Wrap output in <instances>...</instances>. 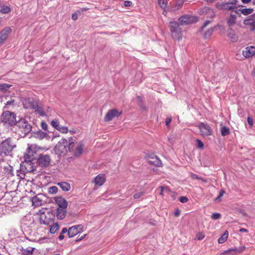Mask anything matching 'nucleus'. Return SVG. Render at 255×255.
I'll list each match as a JSON object with an SVG mask.
<instances>
[{
  "label": "nucleus",
  "instance_id": "f257e3e1",
  "mask_svg": "<svg viewBox=\"0 0 255 255\" xmlns=\"http://www.w3.org/2000/svg\"><path fill=\"white\" fill-rule=\"evenodd\" d=\"M16 114L9 111H3L0 116V124L6 128H10L16 124Z\"/></svg>",
  "mask_w": 255,
  "mask_h": 255
},
{
  "label": "nucleus",
  "instance_id": "f03ea898",
  "mask_svg": "<svg viewBox=\"0 0 255 255\" xmlns=\"http://www.w3.org/2000/svg\"><path fill=\"white\" fill-rule=\"evenodd\" d=\"M35 154V152L32 150L31 146H29L27 148V152L24 155V162L23 163L25 164V166L27 172H33L36 169L35 167L32 163V161L36 159Z\"/></svg>",
  "mask_w": 255,
  "mask_h": 255
},
{
  "label": "nucleus",
  "instance_id": "7ed1b4c3",
  "mask_svg": "<svg viewBox=\"0 0 255 255\" xmlns=\"http://www.w3.org/2000/svg\"><path fill=\"white\" fill-rule=\"evenodd\" d=\"M70 141L65 138L61 139L54 148L55 153L58 156H64L69 151Z\"/></svg>",
  "mask_w": 255,
  "mask_h": 255
},
{
  "label": "nucleus",
  "instance_id": "20e7f679",
  "mask_svg": "<svg viewBox=\"0 0 255 255\" xmlns=\"http://www.w3.org/2000/svg\"><path fill=\"white\" fill-rule=\"evenodd\" d=\"M69 152L75 157H79L82 153L84 144L82 142H77L75 140H70Z\"/></svg>",
  "mask_w": 255,
  "mask_h": 255
},
{
  "label": "nucleus",
  "instance_id": "39448f33",
  "mask_svg": "<svg viewBox=\"0 0 255 255\" xmlns=\"http://www.w3.org/2000/svg\"><path fill=\"white\" fill-rule=\"evenodd\" d=\"M16 145L12 142L11 138L8 137L0 144V154L1 155H7L11 152Z\"/></svg>",
  "mask_w": 255,
  "mask_h": 255
},
{
  "label": "nucleus",
  "instance_id": "423d86ee",
  "mask_svg": "<svg viewBox=\"0 0 255 255\" xmlns=\"http://www.w3.org/2000/svg\"><path fill=\"white\" fill-rule=\"evenodd\" d=\"M169 27L171 36L174 39L180 40L182 39V30L179 27V23L175 21H170Z\"/></svg>",
  "mask_w": 255,
  "mask_h": 255
},
{
  "label": "nucleus",
  "instance_id": "0eeeda50",
  "mask_svg": "<svg viewBox=\"0 0 255 255\" xmlns=\"http://www.w3.org/2000/svg\"><path fill=\"white\" fill-rule=\"evenodd\" d=\"M22 133L24 135L29 133L32 129L31 124L25 119L21 118L16 122L15 125Z\"/></svg>",
  "mask_w": 255,
  "mask_h": 255
},
{
  "label": "nucleus",
  "instance_id": "6e6552de",
  "mask_svg": "<svg viewBox=\"0 0 255 255\" xmlns=\"http://www.w3.org/2000/svg\"><path fill=\"white\" fill-rule=\"evenodd\" d=\"M237 0H225L221 4V7L225 10L231 11L230 16H235Z\"/></svg>",
  "mask_w": 255,
  "mask_h": 255
},
{
  "label": "nucleus",
  "instance_id": "1a4fd4ad",
  "mask_svg": "<svg viewBox=\"0 0 255 255\" xmlns=\"http://www.w3.org/2000/svg\"><path fill=\"white\" fill-rule=\"evenodd\" d=\"M22 103L25 109L34 110L36 111L38 109L37 102L32 98L24 99Z\"/></svg>",
  "mask_w": 255,
  "mask_h": 255
},
{
  "label": "nucleus",
  "instance_id": "9d476101",
  "mask_svg": "<svg viewBox=\"0 0 255 255\" xmlns=\"http://www.w3.org/2000/svg\"><path fill=\"white\" fill-rule=\"evenodd\" d=\"M51 158L47 154H41L37 159V164L42 167H48L50 163Z\"/></svg>",
  "mask_w": 255,
  "mask_h": 255
},
{
  "label": "nucleus",
  "instance_id": "9b49d317",
  "mask_svg": "<svg viewBox=\"0 0 255 255\" xmlns=\"http://www.w3.org/2000/svg\"><path fill=\"white\" fill-rule=\"evenodd\" d=\"M198 127L202 135L209 136L212 134V130L207 124L200 123Z\"/></svg>",
  "mask_w": 255,
  "mask_h": 255
},
{
  "label": "nucleus",
  "instance_id": "f8f14e48",
  "mask_svg": "<svg viewBox=\"0 0 255 255\" xmlns=\"http://www.w3.org/2000/svg\"><path fill=\"white\" fill-rule=\"evenodd\" d=\"M83 231V226L81 225L73 226L69 228L68 235L69 238H72L82 232Z\"/></svg>",
  "mask_w": 255,
  "mask_h": 255
},
{
  "label": "nucleus",
  "instance_id": "ddd939ff",
  "mask_svg": "<svg viewBox=\"0 0 255 255\" xmlns=\"http://www.w3.org/2000/svg\"><path fill=\"white\" fill-rule=\"evenodd\" d=\"M122 112H119L117 109H112L109 110L106 114L104 118L105 122L111 121L115 117H119Z\"/></svg>",
  "mask_w": 255,
  "mask_h": 255
},
{
  "label": "nucleus",
  "instance_id": "4468645a",
  "mask_svg": "<svg viewBox=\"0 0 255 255\" xmlns=\"http://www.w3.org/2000/svg\"><path fill=\"white\" fill-rule=\"evenodd\" d=\"M253 11L254 9L253 8H247L244 6L241 5L236 8L235 14H238L239 16H240L242 14L247 15L253 13Z\"/></svg>",
  "mask_w": 255,
  "mask_h": 255
},
{
  "label": "nucleus",
  "instance_id": "2eb2a0df",
  "mask_svg": "<svg viewBox=\"0 0 255 255\" xmlns=\"http://www.w3.org/2000/svg\"><path fill=\"white\" fill-rule=\"evenodd\" d=\"M179 22L181 25H188L197 21V17H179Z\"/></svg>",
  "mask_w": 255,
  "mask_h": 255
},
{
  "label": "nucleus",
  "instance_id": "dca6fc26",
  "mask_svg": "<svg viewBox=\"0 0 255 255\" xmlns=\"http://www.w3.org/2000/svg\"><path fill=\"white\" fill-rule=\"evenodd\" d=\"M245 250V247H240L239 248H230L220 254V255H234L237 253H241Z\"/></svg>",
  "mask_w": 255,
  "mask_h": 255
},
{
  "label": "nucleus",
  "instance_id": "f3484780",
  "mask_svg": "<svg viewBox=\"0 0 255 255\" xmlns=\"http://www.w3.org/2000/svg\"><path fill=\"white\" fill-rule=\"evenodd\" d=\"M55 203L58 205V208L66 209L68 207V202L61 196L55 197L54 198Z\"/></svg>",
  "mask_w": 255,
  "mask_h": 255
},
{
  "label": "nucleus",
  "instance_id": "a211bd4d",
  "mask_svg": "<svg viewBox=\"0 0 255 255\" xmlns=\"http://www.w3.org/2000/svg\"><path fill=\"white\" fill-rule=\"evenodd\" d=\"M244 23L247 28L253 31L255 29V17H250L244 20Z\"/></svg>",
  "mask_w": 255,
  "mask_h": 255
},
{
  "label": "nucleus",
  "instance_id": "6ab92c4d",
  "mask_svg": "<svg viewBox=\"0 0 255 255\" xmlns=\"http://www.w3.org/2000/svg\"><path fill=\"white\" fill-rule=\"evenodd\" d=\"M198 13L199 15H207L208 16H214V12L212 8L208 6H204L200 8Z\"/></svg>",
  "mask_w": 255,
  "mask_h": 255
},
{
  "label": "nucleus",
  "instance_id": "aec40b11",
  "mask_svg": "<svg viewBox=\"0 0 255 255\" xmlns=\"http://www.w3.org/2000/svg\"><path fill=\"white\" fill-rule=\"evenodd\" d=\"M243 54L246 58L255 56V47L252 46L247 47L243 50Z\"/></svg>",
  "mask_w": 255,
  "mask_h": 255
},
{
  "label": "nucleus",
  "instance_id": "412c9836",
  "mask_svg": "<svg viewBox=\"0 0 255 255\" xmlns=\"http://www.w3.org/2000/svg\"><path fill=\"white\" fill-rule=\"evenodd\" d=\"M11 29L10 27H5L0 33V42L2 44L7 39L8 34L10 33Z\"/></svg>",
  "mask_w": 255,
  "mask_h": 255
},
{
  "label": "nucleus",
  "instance_id": "4be33fe9",
  "mask_svg": "<svg viewBox=\"0 0 255 255\" xmlns=\"http://www.w3.org/2000/svg\"><path fill=\"white\" fill-rule=\"evenodd\" d=\"M7 99V97H4L2 99V101L4 102V106L3 109H11L15 106V101L14 100L10 98V99L8 101H5V100Z\"/></svg>",
  "mask_w": 255,
  "mask_h": 255
},
{
  "label": "nucleus",
  "instance_id": "5701e85b",
  "mask_svg": "<svg viewBox=\"0 0 255 255\" xmlns=\"http://www.w3.org/2000/svg\"><path fill=\"white\" fill-rule=\"evenodd\" d=\"M183 1L182 0H174L171 3L170 11L174 12L182 7Z\"/></svg>",
  "mask_w": 255,
  "mask_h": 255
},
{
  "label": "nucleus",
  "instance_id": "b1692460",
  "mask_svg": "<svg viewBox=\"0 0 255 255\" xmlns=\"http://www.w3.org/2000/svg\"><path fill=\"white\" fill-rule=\"evenodd\" d=\"M148 162L156 166H160L162 164L161 160L155 155H153L148 158Z\"/></svg>",
  "mask_w": 255,
  "mask_h": 255
},
{
  "label": "nucleus",
  "instance_id": "393cba45",
  "mask_svg": "<svg viewBox=\"0 0 255 255\" xmlns=\"http://www.w3.org/2000/svg\"><path fill=\"white\" fill-rule=\"evenodd\" d=\"M227 36L232 42H235L238 40V36L233 29H230L228 32Z\"/></svg>",
  "mask_w": 255,
  "mask_h": 255
},
{
  "label": "nucleus",
  "instance_id": "a878e982",
  "mask_svg": "<svg viewBox=\"0 0 255 255\" xmlns=\"http://www.w3.org/2000/svg\"><path fill=\"white\" fill-rule=\"evenodd\" d=\"M106 180L105 175L102 174H100L98 175L95 178V183L96 185L99 186L102 185Z\"/></svg>",
  "mask_w": 255,
  "mask_h": 255
},
{
  "label": "nucleus",
  "instance_id": "bb28decb",
  "mask_svg": "<svg viewBox=\"0 0 255 255\" xmlns=\"http://www.w3.org/2000/svg\"><path fill=\"white\" fill-rule=\"evenodd\" d=\"M66 212V209L57 208L56 217L59 220H63L65 217Z\"/></svg>",
  "mask_w": 255,
  "mask_h": 255
},
{
  "label": "nucleus",
  "instance_id": "cd10ccee",
  "mask_svg": "<svg viewBox=\"0 0 255 255\" xmlns=\"http://www.w3.org/2000/svg\"><path fill=\"white\" fill-rule=\"evenodd\" d=\"M57 185L60 186L64 191H68L70 189V185L66 182H58Z\"/></svg>",
  "mask_w": 255,
  "mask_h": 255
},
{
  "label": "nucleus",
  "instance_id": "c85d7f7f",
  "mask_svg": "<svg viewBox=\"0 0 255 255\" xmlns=\"http://www.w3.org/2000/svg\"><path fill=\"white\" fill-rule=\"evenodd\" d=\"M40 224L47 225L49 223V219L47 218L44 214L41 215L39 218Z\"/></svg>",
  "mask_w": 255,
  "mask_h": 255
},
{
  "label": "nucleus",
  "instance_id": "c756f323",
  "mask_svg": "<svg viewBox=\"0 0 255 255\" xmlns=\"http://www.w3.org/2000/svg\"><path fill=\"white\" fill-rule=\"evenodd\" d=\"M88 10L87 8H79L72 14L71 16H79L85 14V12Z\"/></svg>",
  "mask_w": 255,
  "mask_h": 255
},
{
  "label": "nucleus",
  "instance_id": "7c9ffc66",
  "mask_svg": "<svg viewBox=\"0 0 255 255\" xmlns=\"http://www.w3.org/2000/svg\"><path fill=\"white\" fill-rule=\"evenodd\" d=\"M46 135L47 133L41 131V130H39L34 132V136L40 139L45 138Z\"/></svg>",
  "mask_w": 255,
  "mask_h": 255
},
{
  "label": "nucleus",
  "instance_id": "2f4dec72",
  "mask_svg": "<svg viewBox=\"0 0 255 255\" xmlns=\"http://www.w3.org/2000/svg\"><path fill=\"white\" fill-rule=\"evenodd\" d=\"M158 3L159 6L164 10L162 12L163 14L165 15L164 12H165V9L167 8V1L166 0H158Z\"/></svg>",
  "mask_w": 255,
  "mask_h": 255
},
{
  "label": "nucleus",
  "instance_id": "473e14b6",
  "mask_svg": "<svg viewBox=\"0 0 255 255\" xmlns=\"http://www.w3.org/2000/svg\"><path fill=\"white\" fill-rule=\"evenodd\" d=\"M42 200L37 196H35L32 199V204L35 206H39L42 205Z\"/></svg>",
  "mask_w": 255,
  "mask_h": 255
},
{
  "label": "nucleus",
  "instance_id": "72a5a7b5",
  "mask_svg": "<svg viewBox=\"0 0 255 255\" xmlns=\"http://www.w3.org/2000/svg\"><path fill=\"white\" fill-rule=\"evenodd\" d=\"M11 10L10 8L7 5H0V12L3 14H7Z\"/></svg>",
  "mask_w": 255,
  "mask_h": 255
},
{
  "label": "nucleus",
  "instance_id": "f704fd0d",
  "mask_svg": "<svg viewBox=\"0 0 255 255\" xmlns=\"http://www.w3.org/2000/svg\"><path fill=\"white\" fill-rule=\"evenodd\" d=\"M228 237V232L226 231L222 236L218 239V243L219 244L224 243L227 239Z\"/></svg>",
  "mask_w": 255,
  "mask_h": 255
},
{
  "label": "nucleus",
  "instance_id": "c9c22d12",
  "mask_svg": "<svg viewBox=\"0 0 255 255\" xmlns=\"http://www.w3.org/2000/svg\"><path fill=\"white\" fill-rule=\"evenodd\" d=\"M11 86V85L8 84H0V91L3 92H6V91H8V89H9Z\"/></svg>",
  "mask_w": 255,
  "mask_h": 255
},
{
  "label": "nucleus",
  "instance_id": "e433bc0d",
  "mask_svg": "<svg viewBox=\"0 0 255 255\" xmlns=\"http://www.w3.org/2000/svg\"><path fill=\"white\" fill-rule=\"evenodd\" d=\"M221 135L224 136L229 135L230 134L229 128L226 126L223 127L221 129Z\"/></svg>",
  "mask_w": 255,
  "mask_h": 255
},
{
  "label": "nucleus",
  "instance_id": "4c0bfd02",
  "mask_svg": "<svg viewBox=\"0 0 255 255\" xmlns=\"http://www.w3.org/2000/svg\"><path fill=\"white\" fill-rule=\"evenodd\" d=\"M214 30V28H211L209 29L204 34V38L205 39L209 38L211 37V36L212 35Z\"/></svg>",
  "mask_w": 255,
  "mask_h": 255
},
{
  "label": "nucleus",
  "instance_id": "58836bf2",
  "mask_svg": "<svg viewBox=\"0 0 255 255\" xmlns=\"http://www.w3.org/2000/svg\"><path fill=\"white\" fill-rule=\"evenodd\" d=\"M34 250V248L29 247L22 251V253L24 255H31Z\"/></svg>",
  "mask_w": 255,
  "mask_h": 255
},
{
  "label": "nucleus",
  "instance_id": "ea45409f",
  "mask_svg": "<svg viewBox=\"0 0 255 255\" xmlns=\"http://www.w3.org/2000/svg\"><path fill=\"white\" fill-rule=\"evenodd\" d=\"M236 17H229L227 20L229 26H232L236 23Z\"/></svg>",
  "mask_w": 255,
  "mask_h": 255
},
{
  "label": "nucleus",
  "instance_id": "a19ab883",
  "mask_svg": "<svg viewBox=\"0 0 255 255\" xmlns=\"http://www.w3.org/2000/svg\"><path fill=\"white\" fill-rule=\"evenodd\" d=\"M59 228V226L57 223L54 224L50 229V233L54 234L58 230Z\"/></svg>",
  "mask_w": 255,
  "mask_h": 255
},
{
  "label": "nucleus",
  "instance_id": "79ce46f5",
  "mask_svg": "<svg viewBox=\"0 0 255 255\" xmlns=\"http://www.w3.org/2000/svg\"><path fill=\"white\" fill-rule=\"evenodd\" d=\"M51 126L55 129H57L60 126L59 123L57 120H53L51 122Z\"/></svg>",
  "mask_w": 255,
  "mask_h": 255
},
{
  "label": "nucleus",
  "instance_id": "37998d69",
  "mask_svg": "<svg viewBox=\"0 0 255 255\" xmlns=\"http://www.w3.org/2000/svg\"><path fill=\"white\" fill-rule=\"evenodd\" d=\"M58 192V188L56 186H52L48 188V192L50 194H56Z\"/></svg>",
  "mask_w": 255,
  "mask_h": 255
},
{
  "label": "nucleus",
  "instance_id": "c03bdc74",
  "mask_svg": "<svg viewBox=\"0 0 255 255\" xmlns=\"http://www.w3.org/2000/svg\"><path fill=\"white\" fill-rule=\"evenodd\" d=\"M57 130H58L59 131L62 132V133H67L68 132V128L67 127H64V126H59V127L57 129Z\"/></svg>",
  "mask_w": 255,
  "mask_h": 255
},
{
  "label": "nucleus",
  "instance_id": "a18cd8bd",
  "mask_svg": "<svg viewBox=\"0 0 255 255\" xmlns=\"http://www.w3.org/2000/svg\"><path fill=\"white\" fill-rule=\"evenodd\" d=\"M225 193V191L223 190H221L220 191L219 194L218 196L217 197V198L215 199V201L216 202H218L221 200V198L223 196V195Z\"/></svg>",
  "mask_w": 255,
  "mask_h": 255
},
{
  "label": "nucleus",
  "instance_id": "49530a36",
  "mask_svg": "<svg viewBox=\"0 0 255 255\" xmlns=\"http://www.w3.org/2000/svg\"><path fill=\"white\" fill-rule=\"evenodd\" d=\"M143 194H144L143 192H139L136 193L134 194L133 198H134V199H138V198H140L141 196H142L143 195Z\"/></svg>",
  "mask_w": 255,
  "mask_h": 255
},
{
  "label": "nucleus",
  "instance_id": "de8ad7c7",
  "mask_svg": "<svg viewBox=\"0 0 255 255\" xmlns=\"http://www.w3.org/2000/svg\"><path fill=\"white\" fill-rule=\"evenodd\" d=\"M221 217V215L219 213H214L212 215V218L214 220L219 219Z\"/></svg>",
  "mask_w": 255,
  "mask_h": 255
},
{
  "label": "nucleus",
  "instance_id": "09e8293b",
  "mask_svg": "<svg viewBox=\"0 0 255 255\" xmlns=\"http://www.w3.org/2000/svg\"><path fill=\"white\" fill-rule=\"evenodd\" d=\"M196 142L197 143V147L199 148H203L204 147V143L202 141H201L200 139H196Z\"/></svg>",
  "mask_w": 255,
  "mask_h": 255
},
{
  "label": "nucleus",
  "instance_id": "8fccbe9b",
  "mask_svg": "<svg viewBox=\"0 0 255 255\" xmlns=\"http://www.w3.org/2000/svg\"><path fill=\"white\" fill-rule=\"evenodd\" d=\"M188 199L186 197L181 196L179 198V201L182 203H186L188 201Z\"/></svg>",
  "mask_w": 255,
  "mask_h": 255
},
{
  "label": "nucleus",
  "instance_id": "3c124183",
  "mask_svg": "<svg viewBox=\"0 0 255 255\" xmlns=\"http://www.w3.org/2000/svg\"><path fill=\"white\" fill-rule=\"evenodd\" d=\"M41 128L44 130H47V127H48V126L47 125V124L45 122H41Z\"/></svg>",
  "mask_w": 255,
  "mask_h": 255
},
{
  "label": "nucleus",
  "instance_id": "603ef678",
  "mask_svg": "<svg viewBox=\"0 0 255 255\" xmlns=\"http://www.w3.org/2000/svg\"><path fill=\"white\" fill-rule=\"evenodd\" d=\"M211 23V21L206 20L203 24L201 27V30H202L205 27H206L208 24Z\"/></svg>",
  "mask_w": 255,
  "mask_h": 255
},
{
  "label": "nucleus",
  "instance_id": "864d4df0",
  "mask_svg": "<svg viewBox=\"0 0 255 255\" xmlns=\"http://www.w3.org/2000/svg\"><path fill=\"white\" fill-rule=\"evenodd\" d=\"M211 23V21L206 20L203 24L201 27V30H202L205 27H206L208 24Z\"/></svg>",
  "mask_w": 255,
  "mask_h": 255
},
{
  "label": "nucleus",
  "instance_id": "5fc2aeb1",
  "mask_svg": "<svg viewBox=\"0 0 255 255\" xmlns=\"http://www.w3.org/2000/svg\"><path fill=\"white\" fill-rule=\"evenodd\" d=\"M124 4L126 6H130L132 4V2L129 0H126L124 2Z\"/></svg>",
  "mask_w": 255,
  "mask_h": 255
},
{
  "label": "nucleus",
  "instance_id": "6e6d98bb",
  "mask_svg": "<svg viewBox=\"0 0 255 255\" xmlns=\"http://www.w3.org/2000/svg\"><path fill=\"white\" fill-rule=\"evenodd\" d=\"M248 123L250 126H252L253 125V119L250 117H248Z\"/></svg>",
  "mask_w": 255,
  "mask_h": 255
},
{
  "label": "nucleus",
  "instance_id": "4d7b16f0",
  "mask_svg": "<svg viewBox=\"0 0 255 255\" xmlns=\"http://www.w3.org/2000/svg\"><path fill=\"white\" fill-rule=\"evenodd\" d=\"M180 214V211L178 209H176L174 213V214L175 216H176V217L179 216Z\"/></svg>",
  "mask_w": 255,
  "mask_h": 255
},
{
  "label": "nucleus",
  "instance_id": "13d9d810",
  "mask_svg": "<svg viewBox=\"0 0 255 255\" xmlns=\"http://www.w3.org/2000/svg\"><path fill=\"white\" fill-rule=\"evenodd\" d=\"M239 213H240L244 217H247V214L246 212H245L244 210H239Z\"/></svg>",
  "mask_w": 255,
  "mask_h": 255
},
{
  "label": "nucleus",
  "instance_id": "bf43d9fd",
  "mask_svg": "<svg viewBox=\"0 0 255 255\" xmlns=\"http://www.w3.org/2000/svg\"><path fill=\"white\" fill-rule=\"evenodd\" d=\"M171 118H167L165 121V125L168 126L169 124L171 123Z\"/></svg>",
  "mask_w": 255,
  "mask_h": 255
},
{
  "label": "nucleus",
  "instance_id": "052dcab7",
  "mask_svg": "<svg viewBox=\"0 0 255 255\" xmlns=\"http://www.w3.org/2000/svg\"><path fill=\"white\" fill-rule=\"evenodd\" d=\"M192 177L193 179H199V180H202V179L201 177H199L198 176V175H197L196 174H192Z\"/></svg>",
  "mask_w": 255,
  "mask_h": 255
},
{
  "label": "nucleus",
  "instance_id": "680f3d73",
  "mask_svg": "<svg viewBox=\"0 0 255 255\" xmlns=\"http://www.w3.org/2000/svg\"><path fill=\"white\" fill-rule=\"evenodd\" d=\"M68 230H67L66 228H64L62 229V231L61 232V233L62 234H65V233H68Z\"/></svg>",
  "mask_w": 255,
  "mask_h": 255
},
{
  "label": "nucleus",
  "instance_id": "e2e57ef3",
  "mask_svg": "<svg viewBox=\"0 0 255 255\" xmlns=\"http://www.w3.org/2000/svg\"><path fill=\"white\" fill-rule=\"evenodd\" d=\"M64 238V236L63 235V234H62L61 233H60V235H59V237H58V239H59L60 240H63Z\"/></svg>",
  "mask_w": 255,
  "mask_h": 255
},
{
  "label": "nucleus",
  "instance_id": "0e129e2a",
  "mask_svg": "<svg viewBox=\"0 0 255 255\" xmlns=\"http://www.w3.org/2000/svg\"><path fill=\"white\" fill-rule=\"evenodd\" d=\"M252 0H241L242 2L244 4L249 3Z\"/></svg>",
  "mask_w": 255,
  "mask_h": 255
},
{
  "label": "nucleus",
  "instance_id": "69168bd1",
  "mask_svg": "<svg viewBox=\"0 0 255 255\" xmlns=\"http://www.w3.org/2000/svg\"><path fill=\"white\" fill-rule=\"evenodd\" d=\"M160 188H161V191H160V195H162L163 192V191H164V190H167V188H165V187H160Z\"/></svg>",
  "mask_w": 255,
  "mask_h": 255
},
{
  "label": "nucleus",
  "instance_id": "338daca9",
  "mask_svg": "<svg viewBox=\"0 0 255 255\" xmlns=\"http://www.w3.org/2000/svg\"><path fill=\"white\" fill-rule=\"evenodd\" d=\"M239 231L240 232H248V230L246 229H244V228H241L240 229Z\"/></svg>",
  "mask_w": 255,
  "mask_h": 255
},
{
  "label": "nucleus",
  "instance_id": "774afa93",
  "mask_svg": "<svg viewBox=\"0 0 255 255\" xmlns=\"http://www.w3.org/2000/svg\"><path fill=\"white\" fill-rule=\"evenodd\" d=\"M205 237L204 235H200L198 237V239L199 240H202L204 239V238Z\"/></svg>",
  "mask_w": 255,
  "mask_h": 255
}]
</instances>
